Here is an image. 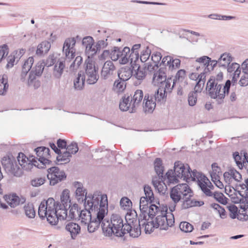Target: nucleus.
Masks as SVG:
<instances>
[{
	"label": "nucleus",
	"instance_id": "f257e3e1",
	"mask_svg": "<svg viewBox=\"0 0 248 248\" xmlns=\"http://www.w3.org/2000/svg\"><path fill=\"white\" fill-rule=\"evenodd\" d=\"M67 206L49 198L41 202L38 208V215L42 219L46 217L50 224L56 225L59 219L63 220L66 218Z\"/></svg>",
	"mask_w": 248,
	"mask_h": 248
},
{
	"label": "nucleus",
	"instance_id": "f03ea898",
	"mask_svg": "<svg viewBox=\"0 0 248 248\" xmlns=\"http://www.w3.org/2000/svg\"><path fill=\"white\" fill-rule=\"evenodd\" d=\"M231 85V81L227 80L221 90L222 84L216 82L214 78H210L207 82L206 90L211 98L216 99L218 104H221L224 102L225 95L229 93Z\"/></svg>",
	"mask_w": 248,
	"mask_h": 248
},
{
	"label": "nucleus",
	"instance_id": "7ed1b4c3",
	"mask_svg": "<svg viewBox=\"0 0 248 248\" xmlns=\"http://www.w3.org/2000/svg\"><path fill=\"white\" fill-rule=\"evenodd\" d=\"M124 227V221L120 216L117 214L112 215L110 220H105L101 224L104 234L110 236L112 234L117 237L124 236V233L121 231Z\"/></svg>",
	"mask_w": 248,
	"mask_h": 248
},
{
	"label": "nucleus",
	"instance_id": "20e7f679",
	"mask_svg": "<svg viewBox=\"0 0 248 248\" xmlns=\"http://www.w3.org/2000/svg\"><path fill=\"white\" fill-rule=\"evenodd\" d=\"M190 168L189 166L186 170L184 164L181 161H177L175 162L174 170H170L166 173L165 176L170 184H176L179 182V179H183L186 182L191 177L190 172Z\"/></svg>",
	"mask_w": 248,
	"mask_h": 248
},
{
	"label": "nucleus",
	"instance_id": "39448f33",
	"mask_svg": "<svg viewBox=\"0 0 248 248\" xmlns=\"http://www.w3.org/2000/svg\"><path fill=\"white\" fill-rule=\"evenodd\" d=\"M143 93L142 90H137L134 94H125L123 97L122 101L119 104L120 109L122 111H127L131 108V112L135 111L136 108L141 102L143 99Z\"/></svg>",
	"mask_w": 248,
	"mask_h": 248
},
{
	"label": "nucleus",
	"instance_id": "423d86ee",
	"mask_svg": "<svg viewBox=\"0 0 248 248\" xmlns=\"http://www.w3.org/2000/svg\"><path fill=\"white\" fill-rule=\"evenodd\" d=\"M37 157L34 156L31 160L33 165L39 169L46 168L52 165V162L48 159L50 156L48 148L40 146L34 149Z\"/></svg>",
	"mask_w": 248,
	"mask_h": 248
},
{
	"label": "nucleus",
	"instance_id": "0eeeda50",
	"mask_svg": "<svg viewBox=\"0 0 248 248\" xmlns=\"http://www.w3.org/2000/svg\"><path fill=\"white\" fill-rule=\"evenodd\" d=\"M90 199H87L85 198V202H84L85 210L81 211L79 216L81 219V222L85 224L88 223L89 221L92 220L91 213L93 211L97 210L99 199L96 197L95 194H93L92 197H89Z\"/></svg>",
	"mask_w": 248,
	"mask_h": 248
},
{
	"label": "nucleus",
	"instance_id": "6e6552de",
	"mask_svg": "<svg viewBox=\"0 0 248 248\" xmlns=\"http://www.w3.org/2000/svg\"><path fill=\"white\" fill-rule=\"evenodd\" d=\"M167 211V206L162 208L160 214L157 215L155 217L154 221L157 228H159L162 230H167L169 227L173 226L174 223V216L172 213L168 214Z\"/></svg>",
	"mask_w": 248,
	"mask_h": 248
},
{
	"label": "nucleus",
	"instance_id": "1a4fd4ad",
	"mask_svg": "<svg viewBox=\"0 0 248 248\" xmlns=\"http://www.w3.org/2000/svg\"><path fill=\"white\" fill-rule=\"evenodd\" d=\"M1 162L7 173L17 177L22 175V170L17 164L15 158L13 156H4L2 158Z\"/></svg>",
	"mask_w": 248,
	"mask_h": 248
},
{
	"label": "nucleus",
	"instance_id": "9d476101",
	"mask_svg": "<svg viewBox=\"0 0 248 248\" xmlns=\"http://www.w3.org/2000/svg\"><path fill=\"white\" fill-rule=\"evenodd\" d=\"M47 172V177L49 180L50 185L52 186H54L66 178V175L64 171L60 170L57 167L48 168Z\"/></svg>",
	"mask_w": 248,
	"mask_h": 248
},
{
	"label": "nucleus",
	"instance_id": "9b49d317",
	"mask_svg": "<svg viewBox=\"0 0 248 248\" xmlns=\"http://www.w3.org/2000/svg\"><path fill=\"white\" fill-rule=\"evenodd\" d=\"M98 68H96L92 62L86 63L85 73L82 71L83 76L85 78V80L88 84H94L99 78L97 74Z\"/></svg>",
	"mask_w": 248,
	"mask_h": 248
},
{
	"label": "nucleus",
	"instance_id": "f8f14e48",
	"mask_svg": "<svg viewBox=\"0 0 248 248\" xmlns=\"http://www.w3.org/2000/svg\"><path fill=\"white\" fill-rule=\"evenodd\" d=\"M81 37L77 35L76 37L68 38L65 39L62 51L67 59H72L75 57L76 50L74 48L77 41H80Z\"/></svg>",
	"mask_w": 248,
	"mask_h": 248
},
{
	"label": "nucleus",
	"instance_id": "ddd939ff",
	"mask_svg": "<svg viewBox=\"0 0 248 248\" xmlns=\"http://www.w3.org/2000/svg\"><path fill=\"white\" fill-rule=\"evenodd\" d=\"M99 199V198L97 197ZM108 208V199L106 195L101 196V200L98 203L97 210L93 211L94 213L97 211L96 214V217L94 219L101 222H103L105 219H104L106 214V210Z\"/></svg>",
	"mask_w": 248,
	"mask_h": 248
},
{
	"label": "nucleus",
	"instance_id": "4468645a",
	"mask_svg": "<svg viewBox=\"0 0 248 248\" xmlns=\"http://www.w3.org/2000/svg\"><path fill=\"white\" fill-rule=\"evenodd\" d=\"M166 68L161 67L158 70L155 71L153 78V83L154 85L158 86L167 79Z\"/></svg>",
	"mask_w": 248,
	"mask_h": 248
},
{
	"label": "nucleus",
	"instance_id": "2eb2a0df",
	"mask_svg": "<svg viewBox=\"0 0 248 248\" xmlns=\"http://www.w3.org/2000/svg\"><path fill=\"white\" fill-rule=\"evenodd\" d=\"M4 198L7 203L12 208H15L20 204H23L26 202V198L23 196L18 197L16 194L5 195Z\"/></svg>",
	"mask_w": 248,
	"mask_h": 248
},
{
	"label": "nucleus",
	"instance_id": "dca6fc26",
	"mask_svg": "<svg viewBox=\"0 0 248 248\" xmlns=\"http://www.w3.org/2000/svg\"><path fill=\"white\" fill-rule=\"evenodd\" d=\"M115 67L112 61H106L102 67L101 73V78L104 79L108 78L115 71Z\"/></svg>",
	"mask_w": 248,
	"mask_h": 248
},
{
	"label": "nucleus",
	"instance_id": "f3484780",
	"mask_svg": "<svg viewBox=\"0 0 248 248\" xmlns=\"http://www.w3.org/2000/svg\"><path fill=\"white\" fill-rule=\"evenodd\" d=\"M181 61L179 59H173L170 56L164 57L159 66L162 65L164 66H168L170 70L177 69L180 67Z\"/></svg>",
	"mask_w": 248,
	"mask_h": 248
},
{
	"label": "nucleus",
	"instance_id": "a211bd4d",
	"mask_svg": "<svg viewBox=\"0 0 248 248\" xmlns=\"http://www.w3.org/2000/svg\"><path fill=\"white\" fill-rule=\"evenodd\" d=\"M74 186L76 188V195L78 201L81 200L82 202H85V198L87 199H90L89 197H92L93 195L87 196V192L86 189L84 188L82 183L79 182H75L73 184Z\"/></svg>",
	"mask_w": 248,
	"mask_h": 248
},
{
	"label": "nucleus",
	"instance_id": "6ab92c4d",
	"mask_svg": "<svg viewBox=\"0 0 248 248\" xmlns=\"http://www.w3.org/2000/svg\"><path fill=\"white\" fill-rule=\"evenodd\" d=\"M33 156H30V158L27 157L23 153H19L17 157V161L19 165L21 167V169L25 170H31L32 166H34L31 162Z\"/></svg>",
	"mask_w": 248,
	"mask_h": 248
},
{
	"label": "nucleus",
	"instance_id": "aec40b11",
	"mask_svg": "<svg viewBox=\"0 0 248 248\" xmlns=\"http://www.w3.org/2000/svg\"><path fill=\"white\" fill-rule=\"evenodd\" d=\"M178 192L182 198L183 200L188 196L192 197L193 196V193L190 187L186 184H180L175 186Z\"/></svg>",
	"mask_w": 248,
	"mask_h": 248
},
{
	"label": "nucleus",
	"instance_id": "412c9836",
	"mask_svg": "<svg viewBox=\"0 0 248 248\" xmlns=\"http://www.w3.org/2000/svg\"><path fill=\"white\" fill-rule=\"evenodd\" d=\"M143 108L145 112L152 113L156 106L155 101L152 97V95L145 94L143 100Z\"/></svg>",
	"mask_w": 248,
	"mask_h": 248
},
{
	"label": "nucleus",
	"instance_id": "4be33fe9",
	"mask_svg": "<svg viewBox=\"0 0 248 248\" xmlns=\"http://www.w3.org/2000/svg\"><path fill=\"white\" fill-rule=\"evenodd\" d=\"M118 76L120 79L128 80L131 77H133V66H126L121 68L118 71Z\"/></svg>",
	"mask_w": 248,
	"mask_h": 248
},
{
	"label": "nucleus",
	"instance_id": "5701e85b",
	"mask_svg": "<svg viewBox=\"0 0 248 248\" xmlns=\"http://www.w3.org/2000/svg\"><path fill=\"white\" fill-rule=\"evenodd\" d=\"M196 62H199L200 65L197 66L196 70L199 71L201 69H203V72L205 74L209 73V63L210 62V58L207 56H203L198 58L196 60Z\"/></svg>",
	"mask_w": 248,
	"mask_h": 248
},
{
	"label": "nucleus",
	"instance_id": "b1692460",
	"mask_svg": "<svg viewBox=\"0 0 248 248\" xmlns=\"http://www.w3.org/2000/svg\"><path fill=\"white\" fill-rule=\"evenodd\" d=\"M198 185L202 192L206 196H212L213 195L212 192L210 189L208 188V186L210 187V186L213 187V186L206 176H202V179H201L200 181H199Z\"/></svg>",
	"mask_w": 248,
	"mask_h": 248
},
{
	"label": "nucleus",
	"instance_id": "393cba45",
	"mask_svg": "<svg viewBox=\"0 0 248 248\" xmlns=\"http://www.w3.org/2000/svg\"><path fill=\"white\" fill-rule=\"evenodd\" d=\"M80 226L78 224L73 222H69L65 226V230L70 232L72 239H76L80 232Z\"/></svg>",
	"mask_w": 248,
	"mask_h": 248
},
{
	"label": "nucleus",
	"instance_id": "a878e982",
	"mask_svg": "<svg viewBox=\"0 0 248 248\" xmlns=\"http://www.w3.org/2000/svg\"><path fill=\"white\" fill-rule=\"evenodd\" d=\"M133 77L140 81L143 80L146 77V67H141L140 64L133 66Z\"/></svg>",
	"mask_w": 248,
	"mask_h": 248
},
{
	"label": "nucleus",
	"instance_id": "bb28decb",
	"mask_svg": "<svg viewBox=\"0 0 248 248\" xmlns=\"http://www.w3.org/2000/svg\"><path fill=\"white\" fill-rule=\"evenodd\" d=\"M65 67V62L58 60L54 65L53 75L56 78H60L63 73Z\"/></svg>",
	"mask_w": 248,
	"mask_h": 248
},
{
	"label": "nucleus",
	"instance_id": "cd10ccee",
	"mask_svg": "<svg viewBox=\"0 0 248 248\" xmlns=\"http://www.w3.org/2000/svg\"><path fill=\"white\" fill-rule=\"evenodd\" d=\"M50 47L51 44L49 42L43 41L38 45L35 54L38 56H43L49 51Z\"/></svg>",
	"mask_w": 248,
	"mask_h": 248
},
{
	"label": "nucleus",
	"instance_id": "c85d7f7f",
	"mask_svg": "<svg viewBox=\"0 0 248 248\" xmlns=\"http://www.w3.org/2000/svg\"><path fill=\"white\" fill-rule=\"evenodd\" d=\"M233 61V58L230 53L225 52L222 54L218 59V66L226 68Z\"/></svg>",
	"mask_w": 248,
	"mask_h": 248
},
{
	"label": "nucleus",
	"instance_id": "c756f323",
	"mask_svg": "<svg viewBox=\"0 0 248 248\" xmlns=\"http://www.w3.org/2000/svg\"><path fill=\"white\" fill-rule=\"evenodd\" d=\"M164 90L162 88H158L155 92V94L152 97L155 101V103L162 104L164 103L166 100V93L163 92Z\"/></svg>",
	"mask_w": 248,
	"mask_h": 248
},
{
	"label": "nucleus",
	"instance_id": "7c9ffc66",
	"mask_svg": "<svg viewBox=\"0 0 248 248\" xmlns=\"http://www.w3.org/2000/svg\"><path fill=\"white\" fill-rule=\"evenodd\" d=\"M85 81V78L83 76L82 71H80L78 74V77L74 80L75 89L81 90L84 87Z\"/></svg>",
	"mask_w": 248,
	"mask_h": 248
},
{
	"label": "nucleus",
	"instance_id": "2f4dec72",
	"mask_svg": "<svg viewBox=\"0 0 248 248\" xmlns=\"http://www.w3.org/2000/svg\"><path fill=\"white\" fill-rule=\"evenodd\" d=\"M8 76L4 74L0 76V95H5L8 89Z\"/></svg>",
	"mask_w": 248,
	"mask_h": 248
},
{
	"label": "nucleus",
	"instance_id": "473e14b6",
	"mask_svg": "<svg viewBox=\"0 0 248 248\" xmlns=\"http://www.w3.org/2000/svg\"><path fill=\"white\" fill-rule=\"evenodd\" d=\"M154 168L156 173L159 177H163L164 173V167L162 165V160L160 158H156L154 161Z\"/></svg>",
	"mask_w": 248,
	"mask_h": 248
},
{
	"label": "nucleus",
	"instance_id": "72a5a7b5",
	"mask_svg": "<svg viewBox=\"0 0 248 248\" xmlns=\"http://www.w3.org/2000/svg\"><path fill=\"white\" fill-rule=\"evenodd\" d=\"M130 52V48L125 46L123 50L120 49L119 62L121 64H125L128 62V58Z\"/></svg>",
	"mask_w": 248,
	"mask_h": 248
},
{
	"label": "nucleus",
	"instance_id": "f704fd0d",
	"mask_svg": "<svg viewBox=\"0 0 248 248\" xmlns=\"http://www.w3.org/2000/svg\"><path fill=\"white\" fill-rule=\"evenodd\" d=\"M206 74H205L204 73H202V75H201L199 80L197 81L195 86L194 92L197 93H201L204 86Z\"/></svg>",
	"mask_w": 248,
	"mask_h": 248
},
{
	"label": "nucleus",
	"instance_id": "c9c22d12",
	"mask_svg": "<svg viewBox=\"0 0 248 248\" xmlns=\"http://www.w3.org/2000/svg\"><path fill=\"white\" fill-rule=\"evenodd\" d=\"M144 225H141L142 229H144L145 233L150 234L154 231L155 228H157L154 220L149 221L148 219L144 222Z\"/></svg>",
	"mask_w": 248,
	"mask_h": 248
},
{
	"label": "nucleus",
	"instance_id": "e433bc0d",
	"mask_svg": "<svg viewBox=\"0 0 248 248\" xmlns=\"http://www.w3.org/2000/svg\"><path fill=\"white\" fill-rule=\"evenodd\" d=\"M175 84H173V79L171 78H168L166 79L165 81H164L162 84L159 86V88H162L164 90V93L167 92H170L173 88Z\"/></svg>",
	"mask_w": 248,
	"mask_h": 248
},
{
	"label": "nucleus",
	"instance_id": "4c0bfd02",
	"mask_svg": "<svg viewBox=\"0 0 248 248\" xmlns=\"http://www.w3.org/2000/svg\"><path fill=\"white\" fill-rule=\"evenodd\" d=\"M125 81L119 78L116 80L113 84V90L117 93L123 92L126 87Z\"/></svg>",
	"mask_w": 248,
	"mask_h": 248
},
{
	"label": "nucleus",
	"instance_id": "58836bf2",
	"mask_svg": "<svg viewBox=\"0 0 248 248\" xmlns=\"http://www.w3.org/2000/svg\"><path fill=\"white\" fill-rule=\"evenodd\" d=\"M162 210L160 208L155 204H151L149 208V212L148 215L149 217L153 219L155 216H157V215H159L161 213V210Z\"/></svg>",
	"mask_w": 248,
	"mask_h": 248
},
{
	"label": "nucleus",
	"instance_id": "ea45409f",
	"mask_svg": "<svg viewBox=\"0 0 248 248\" xmlns=\"http://www.w3.org/2000/svg\"><path fill=\"white\" fill-rule=\"evenodd\" d=\"M212 172L211 173V176L212 181L217 180V179L219 178L220 175L222 174L221 169L217 165V163H214L212 164Z\"/></svg>",
	"mask_w": 248,
	"mask_h": 248
},
{
	"label": "nucleus",
	"instance_id": "a19ab883",
	"mask_svg": "<svg viewBox=\"0 0 248 248\" xmlns=\"http://www.w3.org/2000/svg\"><path fill=\"white\" fill-rule=\"evenodd\" d=\"M170 196L174 204H177L180 202H182L183 199L178 192L175 186L171 188L170 192Z\"/></svg>",
	"mask_w": 248,
	"mask_h": 248
},
{
	"label": "nucleus",
	"instance_id": "79ce46f5",
	"mask_svg": "<svg viewBox=\"0 0 248 248\" xmlns=\"http://www.w3.org/2000/svg\"><path fill=\"white\" fill-rule=\"evenodd\" d=\"M26 216L29 218H34L35 216V212L33 204L32 203H28L24 207Z\"/></svg>",
	"mask_w": 248,
	"mask_h": 248
},
{
	"label": "nucleus",
	"instance_id": "37998d69",
	"mask_svg": "<svg viewBox=\"0 0 248 248\" xmlns=\"http://www.w3.org/2000/svg\"><path fill=\"white\" fill-rule=\"evenodd\" d=\"M139 58V52L130 51L128 58V62H130L131 66H134V64L138 65Z\"/></svg>",
	"mask_w": 248,
	"mask_h": 248
},
{
	"label": "nucleus",
	"instance_id": "c03bdc74",
	"mask_svg": "<svg viewBox=\"0 0 248 248\" xmlns=\"http://www.w3.org/2000/svg\"><path fill=\"white\" fill-rule=\"evenodd\" d=\"M101 222L95 219L89 221L88 224V231L89 232H95L99 227Z\"/></svg>",
	"mask_w": 248,
	"mask_h": 248
},
{
	"label": "nucleus",
	"instance_id": "a18cd8bd",
	"mask_svg": "<svg viewBox=\"0 0 248 248\" xmlns=\"http://www.w3.org/2000/svg\"><path fill=\"white\" fill-rule=\"evenodd\" d=\"M69 191L67 189H65L63 190L61 195V204L66 205V206L68 205V203L70 202V200H69Z\"/></svg>",
	"mask_w": 248,
	"mask_h": 248
},
{
	"label": "nucleus",
	"instance_id": "49530a36",
	"mask_svg": "<svg viewBox=\"0 0 248 248\" xmlns=\"http://www.w3.org/2000/svg\"><path fill=\"white\" fill-rule=\"evenodd\" d=\"M186 77V71L184 69L178 70L175 75V78L173 79V84L182 82Z\"/></svg>",
	"mask_w": 248,
	"mask_h": 248
},
{
	"label": "nucleus",
	"instance_id": "de8ad7c7",
	"mask_svg": "<svg viewBox=\"0 0 248 248\" xmlns=\"http://www.w3.org/2000/svg\"><path fill=\"white\" fill-rule=\"evenodd\" d=\"M18 53L17 51H14L10 56L7 58V63L6 65L7 69L11 68L14 65L15 62L16 60H17V58L16 57V55Z\"/></svg>",
	"mask_w": 248,
	"mask_h": 248
},
{
	"label": "nucleus",
	"instance_id": "09e8293b",
	"mask_svg": "<svg viewBox=\"0 0 248 248\" xmlns=\"http://www.w3.org/2000/svg\"><path fill=\"white\" fill-rule=\"evenodd\" d=\"M191 197L187 196V197L186 198L182 201V204L181 205L182 209H186L192 207H194V203L195 202V200H191Z\"/></svg>",
	"mask_w": 248,
	"mask_h": 248
},
{
	"label": "nucleus",
	"instance_id": "8fccbe9b",
	"mask_svg": "<svg viewBox=\"0 0 248 248\" xmlns=\"http://www.w3.org/2000/svg\"><path fill=\"white\" fill-rule=\"evenodd\" d=\"M98 51L96 46L94 45L87 46L85 48V53L89 58L93 57Z\"/></svg>",
	"mask_w": 248,
	"mask_h": 248
},
{
	"label": "nucleus",
	"instance_id": "3c124183",
	"mask_svg": "<svg viewBox=\"0 0 248 248\" xmlns=\"http://www.w3.org/2000/svg\"><path fill=\"white\" fill-rule=\"evenodd\" d=\"M144 192L147 199L149 200L150 202H153L154 201V195L151 187L148 185H145L144 186Z\"/></svg>",
	"mask_w": 248,
	"mask_h": 248
},
{
	"label": "nucleus",
	"instance_id": "603ef678",
	"mask_svg": "<svg viewBox=\"0 0 248 248\" xmlns=\"http://www.w3.org/2000/svg\"><path fill=\"white\" fill-rule=\"evenodd\" d=\"M190 172L191 174V177H189L188 179H187V182H188L190 180L195 181L196 180H197L198 182H199V181H200L201 179H202V176H205L204 175H203L202 173L198 172L195 170L192 171L190 169Z\"/></svg>",
	"mask_w": 248,
	"mask_h": 248
},
{
	"label": "nucleus",
	"instance_id": "864d4df0",
	"mask_svg": "<svg viewBox=\"0 0 248 248\" xmlns=\"http://www.w3.org/2000/svg\"><path fill=\"white\" fill-rule=\"evenodd\" d=\"M151 54V50L149 47H146L145 49L141 52L140 61L142 62H146L149 58Z\"/></svg>",
	"mask_w": 248,
	"mask_h": 248
},
{
	"label": "nucleus",
	"instance_id": "5fc2aeb1",
	"mask_svg": "<svg viewBox=\"0 0 248 248\" xmlns=\"http://www.w3.org/2000/svg\"><path fill=\"white\" fill-rule=\"evenodd\" d=\"M71 156V155L69 153V151L67 150L64 152L63 154H60L58 155L56 161L59 162L60 161H63L65 163L69 162L70 161V157Z\"/></svg>",
	"mask_w": 248,
	"mask_h": 248
},
{
	"label": "nucleus",
	"instance_id": "6e6d98bb",
	"mask_svg": "<svg viewBox=\"0 0 248 248\" xmlns=\"http://www.w3.org/2000/svg\"><path fill=\"white\" fill-rule=\"evenodd\" d=\"M43 62H38L36 64L35 67L31 70L35 75L38 76H41L44 69V64Z\"/></svg>",
	"mask_w": 248,
	"mask_h": 248
},
{
	"label": "nucleus",
	"instance_id": "4d7b16f0",
	"mask_svg": "<svg viewBox=\"0 0 248 248\" xmlns=\"http://www.w3.org/2000/svg\"><path fill=\"white\" fill-rule=\"evenodd\" d=\"M179 227L182 231L185 232H191L193 230V226L191 224L186 221L181 222Z\"/></svg>",
	"mask_w": 248,
	"mask_h": 248
},
{
	"label": "nucleus",
	"instance_id": "13d9d810",
	"mask_svg": "<svg viewBox=\"0 0 248 248\" xmlns=\"http://www.w3.org/2000/svg\"><path fill=\"white\" fill-rule=\"evenodd\" d=\"M214 198L219 203L226 204L227 203V198L221 192H215L213 194Z\"/></svg>",
	"mask_w": 248,
	"mask_h": 248
},
{
	"label": "nucleus",
	"instance_id": "bf43d9fd",
	"mask_svg": "<svg viewBox=\"0 0 248 248\" xmlns=\"http://www.w3.org/2000/svg\"><path fill=\"white\" fill-rule=\"evenodd\" d=\"M41 62H43V64H44V66H46L47 67H50L53 64H55L56 62V58L54 57V55H50L47 58L46 60H42L40 61Z\"/></svg>",
	"mask_w": 248,
	"mask_h": 248
},
{
	"label": "nucleus",
	"instance_id": "052dcab7",
	"mask_svg": "<svg viewBox=\"0 0 248 248\" xmlns=\"http://www.w3.org/2000/svg\"><path fill=\"white\" fill-rule=\"evenodd\" d=\"M120 54V48L114 47L111 50L110 54V58L113 61H116L119 60Z\"/></svg>",
	"mask_w": 248,
	"mask_h": 248
},
{
	"label": "nucleus",
	"instance_id": "680f3d73",
	"mask_svg": "<svg viewBox=\"0 0 248 248\" xmlns=\"http://www.w3.org/2000/svg\"><path fill=\"white\" fill-rule=\"evenodd\" d=\"M197 93L194 91L189 93L188 97V101L189 106H194V105H195L197 101Z\"/></svg>",
	"mask_w": 248,
	"mask_h": 248
},
{
	"label": "nucleus",
	"instance_id": "e2e57ef3",
	"mask_svg": "<svg viewBox=\"0 0 248 248\" xmlns=\"http://www.w3.org/2000/svg\"><path fill=\"white\" fill-rule=\"evenodd\" d=\"M82 62V58L80 56H77L74 61L71 64L70 68L71 70H74L78 68Z\"/></svg>",
	"mask_w": 248,
	"mask_h": 248
},
{
	"label": "nucleus",
	"instance_id": "0e129e2a",
	"mask_svg": "<svg viewBox=\"0 0 248 248\" xmlns=\"http://www.w3.org/2000/svg\"><path fill=\"white\" fill-rule=\"evenodd\" d=\"M108 38L109 37L108 36L107 38H106L105 40H100L96 42L95 46L98 51H99L101 49L107 47L108 44Z\"/></svg>",
	"mask_w": 248,
	"mask_h": 248
},
{
	"label": "nucleus",
	"instance_id": "69168bd1",
	"mask_svg": "<svg viewBox=\"0 0 248 248\" xmlns=\"http://www.w3.org/2000/svg\"><path fill=\"white\" fill-rule=\"evenodd\" d=\"M228 210L230 212V217L232 219L236 218L238 216V208L234 205L228 206Z\"/></svg>",
	"mask_w": 248,
	"mask_h": 248
},
{
	"label": "nucleus",
	"instance_id": "338daca9",
	"mask_svg": "<svg viewBox=\"0 0 248 248\" xmlns=\"http://www.w3.org/2000/svg\"><path fill=\"white\" fill-rule=\"evenodd\" d=\"M45 177L37 178L31 181V185L34 187H38L45 183Z\"/></svg>",
	"mask_w": 248,
	"mask_h": 248
},
{
	"label": "nucleus",
	"instance_id": "774afa93",
	"mask_svg": "<svg viewBox=\"0 0 248 248\" xmlns=\"http://www.w3.org/2000/svg\"><path fill=\"white\" fill-rule=\"evenodd\" d=\"M120 205L124 209H127L132 206L131 201L127 197H123L120 201Z\"/></svg>",
	"mask_w": 248,
	"mask_h": 248
}]
</instances>
